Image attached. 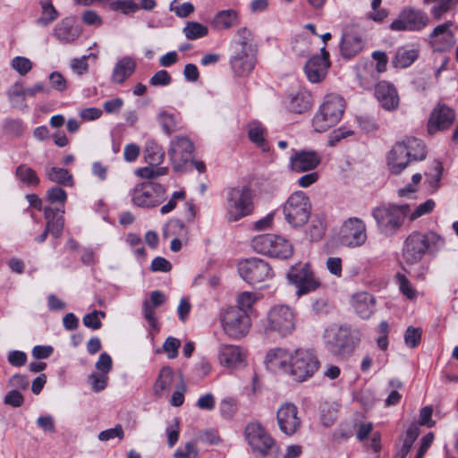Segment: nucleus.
<instances>
[{
    "mask_svg": "<svg viewBox=\"0 0 458 458\" xmlns=\"http://www.w3.org/2000/svg\"><path fill=\"white\" fill-rule=\"evenodd\" d=\"M454 117L453 109L445 106L435 108L428 123V133L434 134L437 131L447 129L454 121Z\"/></svg>",
    "mask_w": 458,
    "mask_h": 458,
    "instance_id": "nucleus-27",
    "label": "nucleus"
},
{
    "mask_svg": "<svg viewBox=\"0 0 458 458\" xmlns=\"http://www.w3.org/2000/svg\"><path fill=\"white\" fill-rule=\"evenodd\" d=\"M238 39L233 43V49L244 51H258L254 43L252 32L247 28H241L237 30Z\"/></svg>",
    "mask_w": 458,
    "mask_h": 458,
    "instance_id": "nucleus-44",
    "label": "nucleus"
},
{
    "mask_svg": "<svg viewBox=\"0 0 458 458\" xmlns=\"http://www.w3.org/2000/svg\"><path fill=\"white\" fill-rule=\"evenodd\" d=\"M418 57V51L416 49H399L394 58L393 59V64L396 68H406L410 66Z\"/></svg>",
    "mask_w": 458,
    "mask_h": 458,
    "instance_id": "nucleus-47",
    "label": "nucleus"
},
{
    "mask_svg": "<svg viewBox=\"0 0 458 458\" xmlns=\"http://www.w3.org/2000/svg\"><path fill=\"white\" fill-rule=\"evenodd\" d=\"M158 123H160L163 131L166 134H171L172 132L177 131L178 127V120L177 118L168 112L163 111L159 113L157 115Z\"/></svg>",
    "mask_w": 458,
    "mask_h": 458,
    "instance_id": "nucleus-50",
    "label": "nucleus"
},
{
    "mask_svg": "<svg viewBox=\"0 0 458 458\" xmlns=\"http://www.w3.org/2000/svg\"><path fill=\"white\" fill-rule=\"evenodd\" d=\"M165 294L161 291H153L149 294V301H145V319L149 326L157 329V322L153 309L162 306L166 301Z\"/></svg>",
    "mask_w": 458,
    "mask_h": 458,
    "instance_id": "nucleus-34",
    "label": "nucleus"
},
{
    "mask_svg": "<svg viewBox=\"0 0 458 458\" xmlns=\"http://www.w3.org/2000/svg\"><path fill=\"white\" fill-rule=\"evenodd\" d=\"M193 150V143L185 136H176L171 140L168 157L175 171L183 170L185 165L191 160Z\"/></svg>",
    "mask_w": 458,
    "mask_h": 458,
    "instance_id": "nucleus-15",
    "label": "nucleus"
},
{
    "mask_svg": "<svg viewBox=\"0 0 458 458\" xmlns=\"http://www.w3.org/2000/svg\"><path fill=\"white\" fill-rule=\"evenodd\" d=\"M409 211L407 205H389L375 208L372 216L382 233L393 235L401 228Z\"/></svg>",
    "mask_w": 458,
    "mask_h": 458,
    "instance_id": "nucleus-6",
    "label": "nucleus"
},
{
    "mask_svg": "<svg viewBox=\"0 0 458 458\" xmlns=\"http://www.w3.org/2000/svg\"><path fill=\"white\" fill-rule=\"evenodd\" d=\"M293 351L282 347L270 349L265 357V364L273 373H289Z\"/></svg>",
    "mask_w": 458,
    "mask_h": 458,
    "instance_id": "nucleus-19",
    "label": "nucleus"
},
{
    "mask_svg": "<svg viewBox=\"0 0 458 458\" xmlns=\"http://www.w3.org/2000/svg\"><path fill=\"white\" fill-rule=\"evenodd\" d=\"M51 88L56 91L63 92L67 89V81L58 72H53L48 76Z\"/></svg>",
    "mask_w": 458,
    "mask_h": 458,
    "instance_id": "nucleus-62",
    "label": "nucleus"
},
{
    "mask_svg": "<svg viewBox=\"0 0 458 458\" xmlns=\"http://www.w3.org/2000/svg\"><path fill=\"white\" fill-rule=\"evenodd\" d=\"M352 305L356 313L362 318H369L373 312L375 300L368 293H359L352 298Z\"/></svg>",
    "mask_w": 458,
    "mask_h": 458,
    "instance_id": "nucleus-35",
    "label": "nucleus"
},
{
    "mask_svg": "<svg viewBox=\"0 0 458 458\" xmlns=\"http://www.w3.org/2000/svg\"><path fill=\"white\" fill-rule=\"evenodd\" d=\"M183 33L186 38L195 40L206 37L208 33V29L199 22L188 21L183 28Z\"/></svg>",
    "mask_w": 458,
    "mask_h": 458,
    "instance_id": "nucleus-48",
    "label": "nucleus"
},
{
    "mask_svg": "<svg viewBox=\"0 0 458 458\" xmlns=\"http://www.w3.org/2000/svg\"><path fill=\"white\" fill-rule=\"evenodd\" d=\"M46 175L53 182L72 187L73 185L72 175L68 170L60 167H50L47 169Z\"/></svg>",
    "mask_w": 458,
    "mask_h": 458,
    "instance_id": "nucleus-45",
    "label": "nucleus"
},
{
    "mask_svg": "<svg viewBox=\"0 0 458 458\" xmlns=\"http://www.w3.org/2000/svg\"><path fill=\"white\" fill-rule=\"evenodd\" d=\"M421 340V330L413 327H408L404 333L405 344L410 348L419 345Z\"/></svg>",
    "mask_w": 458,
    "mask_h": 458,
    "instance_id": "nucleus-55",
    "label": "nucleus"
},
{
    "mask_svg": "<svg viewBox=\"0 0 458 458\" xmlns=\"http://www.w3.org/2000/svg\"><path fill=\"white\" fill-rule=\"evenodd\" d=\"M111 8L119 11L124 14H130L136 12L139 7L131 0H116L111 3Z\"/></svg>",
    "mask_w": 458,
    "mask_h": 458,
    "instance_id": "nucleus-57",
    "label": "nucleus"
},
{
    "mask_svg": "<svg viewBox=\"0 0 458 458\" xmlns=\"http://www.w3.org/2000/svg\"><path fill=\"white\" fill-rule=\"evenodd\" d=\"M267 130L259 122H252L248 126V137L250 140L263 152H268L270 148L267 141Z\"/></svg>",
    "mask_w": 458,
    "mask_h": 458,
    "instance_id": "nucleus-36",
    "label": "nucleus"
},
{
    "mask_svg": "<svg viewBox=\"0 0 458 458\" xmlns=\"http://www.w3.org/2000/svg\"><path fill=\"white\" fill-rule=\"evenodd\" d=\"M186 391V386L182 381V378L180 377L179 384L176 385L175 389L172 394L170 403L174 407L181 406L184 402V393Z\"/></svg>",
    "mask_w": 458,
    "mask_h": 458,
    "instance_id": "nucleus-61",
    "label": "nucleus"
},
{
    "mask_svg": "<svg viewBox=\"0 0 458 458\" xmlns=\"http://www.w3.org/2000/svg\"><path fill=\"white\" fill-rule=\"evenodd\" d=\"M276 420L280 430L287 436L293 435L301 424L298 408L292 403H284L279 407Z\"/></svg>",
    "mask_w": 458,
    "mask_h": 458,
    "instance_id": "nucleus-18",
    "label": "nucleus"
},
{
    "mask_svg": "<svg viewBox=\"0 0 458 458\" xmlns=\"http://www.w3.org/2000/svg\"><path fill=\"white\" fill-rule=\"evenodd\" d=\"M136 63L129 56L120 59L114 67L111 81L115 84H122L129 78L135 71Z\"/></svg>",
    "mask_w": 458,
    "mask_h": 458,
    "instance_id": "nucleus-33",
    "label": "nucleus"
},
{
    "mask_svg": "<svg viewBox=\"0 0 458 458\" xmlns=\"http://www.w3.org/2000/svg\"><path fill=\"white\" fill-rule=\"evenodd\" d=\"M172 77L165 70L157 72L149 80L151 86H167L171 83Z\"/></svg>",
    "mask_w": 458,
    "mask_h": 458,
    "instance_id": "nucleus-64",
    "label": "nucleus"
},
{
    "mask_svg": "<svg viewBox=\"0 0 458 458\" xmlns=\"http://www.w3.org/2000/svg\"><path fill=\"white\" fill-rule=\"evenodd\" d=\"M428 15L414 7H404L398 16L390 23L389 28L394 31H420L428 24Z\"/></svg>",
    "mask_w": 458,
    "mask_h": 458,
    "instance_id": "nucleus-12",
    "label": "nucleus"
},
{
    "mask_svg": "<svg viewBox=\"0 0 458 458\" xmlns=\"http://www.w3.org/2000/svg\"><path fill=\"white\" fill-rule=\"evenodd\" d=\"M312 96L305 89L289 94L285 101L287 108L296 114H302L311 107Z\"/></svg>",
    "mask_w": 458,
    "mask_h": 458,
    "instance_id": "nucleus-30",
    "label": "nucleus"
},
{
    "mask_svg": "<svg viewBox=\"0 0 458 458\" xmlns=\"http://www.w3.org/2000/svg\"><path fill=\"white\" fill-rule=\"evenodd\" d=\"M425 4H433L430 13L436 19H440L445 13L458 5V0H423Z\"/></svg>",
    "mask_w": 458,
    "mask_h": 458,
    "instance_id": "nucleus-46",
    "label": "nucleus"
},
{
    "mask_svg": "<svg viewBox=\"0 0 458 458\" xmlns=\"http://www.w3.org/2000/svg\"><path fill=\"white\" fill-rule=\"evenodd\" d=\"M364 47L362 38L357 33L344 30L341 41V53L345 58H352L358 55Z\"/></svg>",
    "mask_w": 458,
    "mask_h": 458,
    "instance_id": "nucleus-31",
    "label": "nucleus"
},
{
    "mask_svg": "<svg viewBox=\"0 0 458 458\" xmlns=\"http://www.w3.org/2000/svg\"><path fill=\"white\" fill-rule=\"evenodd\" d=\"M297 326V312L286 304H276L269 309L263 321L265 334L287 337L293 334Z\"/></svg>",
    "mask_w": 458,
    "mask_h": 458,
    "instance_id": "nucleus-2",
    "label": "nucleus"
},
{
    "mask_svg": "<svg viewBox=\"0 0 458 458\" xmlns=\"http://www.w3.org/2000/svg\"><path fill=\"white\" fill-rule=\"evenodd\" d=\"M452 21H446L437 26L429 36V42L436 51H445L455 43V38L450 27Z\"/></svg>",
    "mask_w": 458,
    "mask_h": 458,
    "instance_id": "nucleus-23",
    "label": "nucleus"
},
{
    "mask_svg": "<svg viewBox=\"0 0 458 458\" xmlns=\"http://www.w3.org/2000/svg\"><path fill=\"white\" fill-rule=\"evenodd\" d=\"M368 239L367 227L363 220L350 217L342 225L339 232L341 243L349 248H357L365 244Z\"/></svg>",
    "mask_w": 458,
    "mask_h": 458,
    "instance_id": "nucleus-13",
    "label": "nucleus"
},
{
    "mask_svg": "<svg viewBox=\"0 0 458 458\" xmlns=\"http://www.w3.org/2000/svg\"><path fill=\"white\" fill-rule=\"evenodd\" d=\"M165 151L155 140H148L145 147V162L149 164L145 166V178H155L167 174V168L158 166L164 160Z\"/></svg>",
    "mask_w": 458,
    "mask_h": 458,
    "instance_id": "nucleus-17",
    "label": "nucleus"
},
{
    "mask_svg": "<svg viewBox=\"0 0 458 458\" xmlns=\"http://www.w3.org/2000/svg\"><path fill=\"white\" fill-rule=\"evenodd\" d=\"M81 34V30L75 25L74 18L65 17L58 21L54 30L53 36L62 44H71Z\"/></svg>",
    "mask_w": 458,
    "mask_h": 458,
    "instance_id": "nucleus-24",
    "label": "nucleus"
},
{
    "mask_svg": "<svg viewBox=\"0 0 458 458\" xmlns=\"http://www.w3.org/2000/svg\"><path fill=\"white\" fill-rule=\"evenodd\" d=\"M348 329L338 326L331 325L326 328L323 335V342L327 350L334 355H344L348 345Z\"/></svg>",
    "mask_w": 458,
    "mask_h": 458,
    "instance_id": "nucleus-16",
    "label": "nucleus"
},
{
    "mask_svg": "<svg viewBox=\"0 0 458 458\" xmlns=\"http://www.w3.org/2000/svg\"><path fill=\"white\" fill-rule=\"evenodd\" d=\"M12 68L20 75L24 76L29 73L32 67V62L24 56H15L11 63Z\"/></svg>",
    "mask_w": 458,
    "mask_h": 458,
    "instance_id": "nucleus-53",
    "label": "nucleus"
},
{
    "mask_svg": "<svg viewBox=\"0 0 458 458\" xmlns=\"http://www.w3.org/2000/svg\"><path fill=\"white\" fill-rule=\"evenodd\" d=\"M308 235L311 241H319L325 234V225L322 219L315 218L311 221Z\"/></svg>",
    "mask_w": 458,
    "mask_h": 458,
    "instance_id": "nucleus-54",
    "label": "nucleus"
},
{
    "mask_svg": "<svg viewBox=\"0 0 458 458\" xmlns=\"http://www.w3.org/2000/svg\"><path fill=\"white\" fill-rule=\"evenodd\" d=\"M98 439L100 441L106 442L114 438H118L122 440L124 437V431L123 427L120 424L115 425L114 428H108L101 431L98 434Z\"/></svg>",
    "mask_w": 458,
    "mask_h": 458,
    "instance_id": "nucleus-56",
    "label": "nucleus"
},
{
    "mask_svg": "<svg viewBox=\"0 0 458 458\" xmlns=\"http://www.w3.org/2000/svg\"><path fill=\"white\" fill-rule=\"evenodd\" d=\"M286 278L289 284L296 288V294L299 297L316 291L321 285L309 263H299L291 267Z\"/></svg>",
    "mask_w": 458,
    "mask_h": 458,
    "instance_id": "nucleus-9",
    "label": "nucleus"
},
{
    "mask_svg": "<svg viewBox=\"0 0 458 458\" xmlns=\"http://www.w3.org/2000/svg\"><path fill=\"white\" fill-rule=\"evenodd\" d=\"M236 410V403L232 398H225L221 401L219 411L223 418L227 420L233 418Z\"/></svg>",
    "mask_w": 458,
    "mask_h": 458,
    "instance_id": "nucleus-58",
    "label": "nucleus"
},
{
    "mask_svg": "<svg viewBox=\"0 0 458 458\" xmlns=\"http://www.w3.org/2000/svg\"><path fill=\"white\" fill-rule=\"evenodd\" d=\"M15 174L26 185L35 186L39 183V178L36 172L26 165H20L16 168Z\"/></svg>",
    "mask_w": 458,
    "mask_h": 458,
    "instance_id": "nucleus-49",
    "label": "nucleus"
},
{
    "mask_svg": "<svg viewBox=\"0 0 458 458\" xmlns=\"http://www.w3.org/2000/svg\"><path fill=\"white\" fill-rule=\"evenodd\" d=\"M41 14L36 20V24L41 28H47L59 16L58 11L53 5L51 0H40Z\"/></svg>",
    "mask_w": 458,
    "mask_h": 458,
    "instance_id": "nucleus-38",
    "label": "nucleus"
},
{
    "mask_svg": "<svg viewBox=\"0 0 458 458\" xmlns=\"http://www.w3.org/2000/svg\"><path fill=\"white\" fill-rule=\"evenodd\" d=\"M239 23L236 11L228 9L216 13L214 18V25L218 30H228Z\"/></svg>",
    "mask_w": 458,
    "mask_h": 458,
    "instance_id": "nucleus-43",
    "label": "nucleus"
},
{
    "mask_svg": "<svg viewBox=\"0 0 458 458\" xmlns=\"http://www.w3.org/2000/svg\"><path fill=\"white\" fill-rule=\"evenodd\" d=\"M329 66V53L324 47L321 48V55H315L307 62L304 67L307 79L312 83L322 81Z\"/></svg>",
    "mask_w": 458,
    "mask_h": 458,
    "instance_id": "nucleus-21",
    "label": "nucleus"
},
{
    "mask_svg": "<svg viewBox=\"0 0 458 458\" xmlns=\"http://www.w3.org/2000/svg\"><path fill=\"white\" fill-rule=\"evenodd\" d=\"M43 209L46 220V229H47V232H50V234L53 237L56 239L60 238L64 227V208L46 206Z\"/></svg>",
    "mask_w": 458,
    "mask_h": 458,
    "instance_id": "nucleus-26",
    "label": "nucleus"
},
{
    "mask_svg": "<svg viewBox=\"0 0 458 458\" xmlns=\"http://www.w3.org/2000/svg\"><path fill=\"white\" fill-rule=\"evenodd\" d=\"M375 97L381 106L387 111L397 109L399 106V96L394 86L387 81L377 83Z\"/></svg>",
    "mask_w": 458,
    "mask_h": 458,
    "instance_id": "nucleus-25",
    "label": "nucleus"
},
{
    "mask_svg": "<svg viewBox=\"0 0 458 458\" xmlns=\"http://www.w3.org/2000/svg\"><path fill=\"white\" fill-rule=\"evenodd\" d=\"M174 380L175 377L173 369L169 367L162 368L154 385L155 394L161 396L164 394H167L174 383Z\"/></svg>",
    "mask_w": 458,
    "mask_h": 458,
    "instance_id": "nucleus-37",
    "label": "nucleus"
},
{
    "mask_svg": "<svg viewBox=\"0 0 458 458\" xmlns=\"http://www.w3.org/2000/svg\"><path fill=\"white\" fill-rule=\"evenodd\" d=\"M398 144H403L409 158L412 160H423L426 157V148L422 140L417 138H406Z\"/></svg>",
    "mask_w": 458,
    "mask_h": 458,
    "instance_id": "nucleus-40",
    "label": "nucleus"
},
{
    "mask_svg": "<svg viewBox=\"0 0 458 458\" xmlns=\"http://www.w3.org/2000/svg\"><path fill=\"white\" fill-rule=\"evenodd\" d=\"M283 213L292 227H301L309 221L311 214L310 198L301 191L292 193L283 205Z\"/></svg>",
    "mask_w": 458,
    "mask_h": 458,
    "instance_id": "nucleus-5",
    "label": "nucleus"
},
{
    "mask_svg": "<svg viewBox=\"0 0 458 458\" xmlns=\"http://www.w3.org/2000/svg\"><path fill=\"white\" fill-rule=\"evenodd\" d=\"M244 434L253 452L261 456L276 453L277 447L275 440L259 422L249 423L245 428Z\"/></svg>",
    "mask_w": 458,
    "mask_h": 458,
    "instance_id": "nucleus-11",
    "label": "nucleus"
},
{
    "mask_svg": "<svg viewBox=\"0 0 458 458\" xmlns=\"http://www.w3.org/2000/svg\"><path fill=\"white\" fill-rule=\"evenodd\" d=\"M8 101L13 108L19 109L20 111H28V105L26 103V90L22 81H18L11 85L6 90Z\"/></svg>",
    "mask_w": 458,
    "mask_h": 458,
    "instance_id": "nucleus-32",
    "label": "nucleus"
},
{
    "mask_svg": "<svg viewBox=\"0 0 458 458\" xmlns=\"http://www.w3.org/2000/svg\"><path fill=\"white\" fill-rule=\"evenodd\" d=\"M445 244V238L433 231L425 233H411L405 240L403 257L405 262L415 264L421 260L425 253L431 255L440 251Z\"/></svg>",
    "mask_w": 458,
    "mask_h": 458,
    "instance_id": "nucleus-1",
    "label": "nucleus"
},
{
    "mask_svg": "<svg viewBox=\"0 0 458 458\" xmlns=\"http://www.w3.org/2000/svg\"><path fill=\"white\" fill-rule=\"evenodd\" d=\"M260 296L258 293L251 292H243L237 297V307L238 309L243 310L248 313V310L252 308L254 303L259 300Z\"/></svg>",
    "mask_w": 458,
    "mask_h": 458,
    "instance_id": "nucleus-51",
    "label": "nucleus"
},
{
    "mask_svg": "<svg viewBox=\"0 0 458 458\" xmlns=\"http://www.w3.org/2000/svg\"><path fill=\"white\" fill-rule=\"evenodd\" d=\"M319 366L314 351L300 348L293 351L289 374L295 381L303 382L313 377Z\"/></svg>",
    "mask_w": 458,
    "mask_h": 458,
    "instance_id": "nucleus-8",
    "label": "nucleus"
},
{
    "mask_svg": "<svg viewBox=\"0 0 458 458\" xmlns=\"http://www.w3.org/2000/svg\"><path fill=\"white\" fill-rule=\"evenodd\" d=\"M289 168L295 173H304L315 169L320 163V157L315 151L292 150Z\"/></svg>",
    "mask_w": 458,
    "mask_h": 458,
    "instance_id": "nucleus-22",
    "label": "nucleus"
},
{
    "mask_svg": "<svg viewBox=\"0 0 458 458\" xmlns=\"http://www.w3.org/2000/svg\"><path fill=\"white\" fill-rule=\"evenodd\" d=\"M47 199L50 204H57V207H64L67 199V193L58 186H53L47 191Z\"/></svg>",
    "mask_w": 458,
    "mask_h": 458,
    "instance_id": "nucleus-52",
    "label": "nucleus"
},
{
    "mask_svg": "<svg viewBox=\"0 0 458 458\" xmlns=\"http://www.w3.org/2000/svg\"><path fill=\"white\" fill-rule=\"evenodd\" d=\"M221 323L225 333L233 339L245 336L251 326L248 313L236 307H229L224 311Z\"/></svg>",
    "mask_w": 458,
    "mask_h": 458,
    "instance_id": "nucleus-10",
    "label": "nucleus"
},
{
    "mask_svg": "<svg viewBox=\"0 0 458 458\" xmlns=\"http://www.w3.org/2000/svg\"><path fill=\"white\" fill-rule=\"evenodd\" d=\"M170 10L174 12L178 17L185 18L194 12V6L189 2L176 4V1H174L170 4Z\"/></svg>",
    "mask_w": 458,
    "mask_h": 458,
    "instance_id": "nucleus-60",
    "label": "nucleus"
},
{
    "mask_svg": "<svg viewBox=\"0 0 458 458\" xmlns=\"http://www.w3.org/2000/svg\"><path fill=\"white\" fill-rule=\"evenodd\" d=\"M379 73L380 72L375 70L373 64H365L359 69L357 73L360 86L364 89H371L373 87L376 88Z\"/></svg>",
    "mask_w": 458,
    "mask_h": 458,
    "instance_id": "nucleus-41",
    "label": "nucleus"
},
{
    "mask_svg": "<svg viewBox=\"0 0 458 458\" xmlns=\"http://www.w3.org/2000/svg\"><path fill=\"white\" fill-rule=\"evenodd\" d=\"M180 346L181 342L179 339L169 336L165 341L163 349L169 359H174L178 355V349Z\"/></svg>",
    "mask_w": 458,
    "mask_h": 458,
    "instance_id": "nucleus-59",
    "label": "nucleus"
},
{
    "mask_svg": "<svg viewBox=\"0 0 458 458\" xmlns=\"http://www.w3.org/2000/svg\"><path fill=\"white\" fill-rule=\"evenodd\" d=\"M165 189L161 184L145 182V207H155L164 199Z\"/></svg>",
    "mask_w": 458,
    "mask_h": 458,
    "instance_id": "nucleus-39",
    "label": "nucleus"
},
{
    "mask_svg": "<svg viewBox=\"0 0 458 458\" xmlns=\"http://www.w3.org/2000/svg\"><path fill=\"white\" fill-rule=\"evenodd\" d=\"M411 160L407 156L403 144H394L387 155V166L392 174H401Z\"/></svg>",
    "mask_w": 458,
    "mask_h": 458,
    "instance_id": "nucleus-29",
    "label": "nucleus"
},
{
    "mask_svg": "<svg viewBox=\"0 0 458 458\" xmlns=\"http://www.w3.org/2000/svg\"><path fill=\"white\" fill-rule=\"evenodd\" d=\"M251 247L258 253L281 259H289L293 253V245L287 239L272 233L255 236Z\"/></svg>",
    "mask_w": 458,
    "mask_h": 458,
    "instance_id": "nucleus-7",
    "label": "nucleus"
},
{
    "mask_svg": "<svg viewBox=\"0 0 458 458\" xmlns=\"http://www.w3.org/2000/svg\"><path fill=\"white\" fill-rule=\"evenodd\" d=\"M344 109L345 102L341 96L336 94L325 96L312 120L314 130L318 132H323L336 125L342 119Z\"/></svg>",
    "mask_w": 458,
    "mask_h": 458,
    "instance_id": "nucleus-3",
    "label": "nucleus"
},
{
    "mask_svg": "<svg viewBox=\"0 0 458 458\" xmlns=\"http://www.w3.org/2000/svg\"><path fill=\"white\" fill-rule=\"evenodd\" d=\"M253 194L248 186H237L227 190L225 198V219L236 222L249 216L253 210Z\"/></svg>",
    "mask_w": 458,
    "mask_h": 458,
    "instance_id": "nucleus-4",
    "label": "nucleus"
},
{
    "mask_svg": "<svg viewBox=\"0 0 458 458\" xmlns=\"http://www.w3.org/2000/svg\"><path fill=\"white\" fill-rule=\"evenodd\" d=\"M238 272L241 277L250 284H256L272 278L273 271L263 259H250L238 264Z\"/></svg>",
    "mask_w": 458,
    "mask_h": 458,
    "instance_id": "nucleus-14",
    "label": "nucleus"
},
{
    "mask_svg": "<svg viewBox=\"0 0 458 458\" xmlns=\"http://www.w3.org/2000/svg\"><path fill=\"white\" fill-rule=\"evenodd\" d=\"M258 51H244L233 49L230 56V66L238 77H246L251 73L257 64Z\"/></svg>",
    "mask_w": 458,
    "mask_h": 458,
    "instance_id": "nucleus-20",
    "label": "nucleus"
},
{
    "mask_svg": "<svg viewBox=\"0 0 458 458\" xmlns=\"http://www.w3.org/2000/svg\"><path fill=\"white\" fill-rule=\"evenodd\" d=\"M420 435V429L417 425H411L405 432L403 438L402 439V445L396 452L394 458H405L410 453L413 443Z\"/></svg>",
    "mask_w": 458,
    "mask_h": 458,
    "instance_id": "nucleus-42",
    "label": "nucleus"
},
{
    "mask_svg": "<svg viewBox=\"0 0 458 458\" xmlns=\"http://www.w3.org/2000/svg\"><path fill=\"white\" fill-rule=\"evenodd\" d=\"M326 267L331 275L336 277L342 276L343 266L341 258L329 257L326 261Z\"/></svg>",
    "mask_w": 458,
    "mask_h": 458,
    "instance_id": "nucleus-63",
    "label": "nucleus"
},
{
    "mask_svg": "<svg viewBox=\"0 0 458 458\" xmlns=\"http://www.w3.org/2000/svg\"><path fill=\"white\" fill-rule=\"evenodd\" d=\"M219 362L228 369L241 367L245 362V354L239 346L224 344L219 348Z\"/></svg>",
    "mask_w": 458,
    "mask_h": 458,
    "instance_id": "nucleus-28",
    "label": "nucleus"
}]
</instances>
